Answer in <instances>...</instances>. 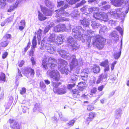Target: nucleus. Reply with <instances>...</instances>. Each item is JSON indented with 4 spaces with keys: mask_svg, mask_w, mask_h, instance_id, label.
<instances>
[{
    "mask_svg": "<svg viewBox=\"0 0 129 129\" xmlns=\"http://www.w3.org/2000/svg\"><path fill=\"white\" fill-rule=\"evenodd\" d=\"M70 29H72V35L76 39L78 40H82L85 39L83 36H82V32L84 33V36L86 37L85 38H86L87 42L90 44L92 41V43L94 45H95L97 48L100 49H102L105 43L106 39L98 35H94V32L91 30H88L87 33L85 34L84 32L85 30H83L82 27L80 26H70ZM82 35H83V34Z\"/></svg>",
    "mask_w": 129,
    "mask_h": 129,
    "instance_id": "nucleus-1",
    "label": "nucleus"
},
{
    "mask_svg": "<svg viewBox=\"0 0 129 129\" xmlns=\"http://www.w3.org/2000/svg\"><path fill=\"white\" fill-rule=\"evenodd\" d=\"M57 3L58 7L62 6L60 9L56 10L55 11L56 12L55 16L57 18L56 20L57 22L69 20L68 19L64 17V16H70L75 19H77L79 15L77 9H75L71 13H68L64 10L67 8L68 6L67 4H65L64 2L62 1H57Z\"/></svg>",
    "mask_w": 129,
    "mask_h": 129,
    "instance_id": "nucleus-2",
    "label": "nucleus"
},
{
    "mask_svg": "<svg viewBox=\"0 0 129 129\" xmlns=\"http://www.w3.org/2000/svg\"><path fill=\"white\" fill-rule=\"evenodd\" d=\"M57 63L56 60L53 57H50L48 58H44L42 61V66L43 68L46 69L48 67L51 68L47 72V74L51 78L54 79L55 81H58L59 79L60 76L59 73L56 70H54L56 66Z\"/></svg>",
    "mask_w": 129,
    "mask_h": 129,
    "instance_id": "nucleus-3",
    "label": "nucleus"
},
{
    "mask_svg": "<svg viewBox=\"0 0 129 129\" xmlns=\"http://www.w3.org/2000/svg\"><path fill=\"white\" fill-rule=\"evenodd\" d=\"M58 52L61 57L63 58L69 60L72 59V61L70 63L71 71L73 69H75V68L76 70V73H78L80 69L79 67L81 66L83 64V60L82 59H79L78 62L76 58L75 55H73L70 57L69 54L68 52H66L65 50H61L59 51Z\"/></svg>",
    "mask_w": 129,
    "mask_h": 129,
    "instance_id": "nucleus-4",
    "label": "nucleus"
},
{
    "mask_svg": "<svg viewBox=\"0 0 129 129\" xmlns=\"http://www.w3.org/2000/svg\"><path fill=\"white\" fill-rule=\"evenodd\" d=\"M123 9L124 10V11L123 12L121 11V9H117L115 11H111L108 14L112 17L116 18H120L122 21L124 20L125 15L128 13L129 10V0L126 2L125 6Z\"/></svg>",
    "mask_w": 129,
    "mask_h": 129,
    "instance_id": "nucleus-5",
    "label": "nucleus"
},
{
    "mask_svg": "<svg viewBox=\"0 0 129 129\" xmlns=\"http://www.w3.org/2000/svg\"><path fill=\"white\" fill-rule=\"evenodd\" d=\"M58 60L60 63L58 67V70L61 73L67 74L70 72V71L68 69V66L67 65V62L63 59H59Z\"/></svg>",
    "mask_w": 129,
    "mask_h": 129,
    "instance_id": "nucleus-6",
    "label": "nucleus"
},
{
    "mask_svg": "<svg viewBox=\"0 0 129 129\" xmlns=\"http://www.w3.org/2000/svg\"><path fill=\"white\" fill-rule=\"evenodd\" d=\"M69 43L68 47L69 49L72 51H75L78 49L79 47L75 40L72 37H69L67 39Z\"/></svg>",
    "mask_w": 129,
    "mask_h": 129,
    "instance_id": "nucleus-7",
    "label": "nucleus"
},
{
    "mask_svg": "<svg viewBox=\"0 0 129 129\" xmlns=\"http://www.w3.org/2000/svg\"><path fill=\"white\" fill-rule=\"evenodd\" d=\"M44 45L42 46V48H41V50L43 49L44 48L47 50L48 52L50 54H53L54 53L55 51V49L54 47H53V46L49 43H44Z\"/></svg>",
    "mask_w": 129,
    "mask_h": 129,
    "instance_id": "nucleus-8",
    "label": "nucleus"
},
{
    "mask_svg": "<svg viewBox=\"0 0 129 129\" xmlns=\"http://www.w3.org/2000/svg\"><path fill=\"white\" fill-rule=\"evenodd\" d=\"M55 35L54 33L51 34L49 37H44L43 40L42 41L41 46L44 45V43H49L55 42Z\"/></svg>",
    "mask_w": 129,
    "mask_h": 129,
    "instance_id": "nucleus-9",
    "label": "nucleus"
},
{
    "mask_svg": "<svg viewBox=\"0 0 129 129\" xmlns=\"http://www.w3.org/2000/svg\"><path fill=\"white\" fill-rule=\"evenodd\" d=\"M89 73V69L88 68L84 69L81 73V75L80 77V79L84 81H86L87 79Z\"/></svg>",
    "mask_w": 129,
    "mask_h": 129,
    "instance_id": "nucleus-10",
    "label": "nucleus"
},
{
    "mask_svg": "<svg viewBox=\"0 0 129 129\" xmlns=\"http://www.w3.org/2000/svg\"><path fill=\"white\" fill-rule=\"evenodd\" d=\"M26 1V0H17L15 3L14 6H12L9 8L8 11L9 12H11L14 9L18 6L20 5Z\"/></svg>",
    "mask_w": 129,
    "mask_h": 129,
    "instance_id": "nucleus-11",
    "label": "nucleus"
},
{
    "mask_svg": "<svg viewBox=\"0 0 129 129\" xmlns=\"http://www.w3.org/2000/svg\"><path fill=\"white\" fill-rule=\"evenodd\" d=\"M67 91V88L64 85H62L61 87L58 88V89H54V92L60 94H62L66 93Z\"/></svg>",
    "mask_w": 129,
    "mask_h": 129,
    "instance_id": "nucleus-12",
    "label": "nucleus"
},
{
    "mask_svg": "<svg viewBox=\"0 0 129 129\" xmlns=\"http://www.w3.org/2000/svg\"><path fill=\"white\" fill-rule=\"evenodd\" d=\"M10 124V127L12 129H20V125L16 120L10 119L9 121Z\"/></svg>",
    "mask_w": 129,
    "mask_h": 129,
    "instance_id": "nucleus-13",
    "label": "nucleus"
},
{
    "mask_svg": "<svg viewBox=\"0 0 129 129\" xmlns=\"http://www.w3.org/2000/svg\"><path fill=\"white\" fill-rule=\"evenodd\" d=\"M25 75L27 76L29 74L31 77H33L35 74V72L34 69L31 68H27L25 69L24 72Z\"/></svg>",
    "mask_w": 129,
    "mask_h": 129,
    "instance_id": "nucleus-14",
    "label": "nucleus"
},
{
    "mask_svg": "<svg viewBox=\"0 0 129 129\" xmlns=\"http://www.w3.org/2000/svg\"><path fill=\"white\" fill-rule=\"evenodd\" d=\"M66 28L64 24H59L55 26L54 30L56 32H60L64 31Z\"/></svg>",
    "mask_w": 129,
    "mask_h": 129,
    "instance_id": "nucleus-15",
    "label": "nucleus"
},
{
    "mask_svg": "<svg viewBox=\"0 0 129 129\" xmlns=\"http://www.w3.org/2000/svg\"><path fill=\"white\" fill-rule=\"evenodd\" d=\"M40 6L41 10L44 14L47 16H50L51 15L52 13L51 10L41 5H40Z\"/></svg>",
    "mask_w": 129,
    "mask_h": 129,
    "instance_id": "nucleus-16",
    "label": "nucleus"
},
{
    "mask_svg": "<svg viewBox=\"0 0 129 129\" xmlns=\"http://www.w3.org/2000/svg\"><path fill=\"white\" fill-rule=\"evenodd\" d=\"M112 4L116 7H119L122 4L123 0H111Z\"/></svg>",
    "mask_w": 129,
    "mask_h": 129,
    "instance_id": "nucleus-17",
    "label": "nucleus"
},
{
    "mask_svg": "<svg viewBox=\"0 0 129 129\" xmlns=\"http://www.w3.org/2000/svg\"><path fill=\"white\" fill-rule=\"evenodd\" d=\"M81 24L84 27H87L89 24V20L85 18H84L80 21Z\"/></svg>",
    "mask_w": 129,
    "mask_h": 129,
    "instance_id": "nucleus-18",
    "label": "nucleus"
},
{
    "mask_svg": "<svg viewBox=\"0 0 129 129\" xmlns=\"http://www.w3.org/2000/svg\"><path fill=\"white\" fill-rule=\"evenodd\" d=\"M33 111L34 112H41L42 111V110L40 105L39 104L36 103L34 106L33 109Z\"/></svg>",
    "mask_w": 129,
    "mask_h": 129,
    "instance_id": "nucleus-19",
    "label": "nucleus"
},
{
    "mask_svg": "<svg viewBox=\"0 0 129 129\" xmlns=\"http://www.w3.org/2000/svg\"><path fill=\"white\" fill-rule=\"evenodd\" d=\"M62 37L61 35L57 37L55 42L57 45H61L63 41Z\"/></svg>",
    "mask_w": 129,
    "mask_h": 129,
    "instance_id": "nucleus-20",
    "label": "nucleus"
},
{
    "mask_svg": "<svg viewBox=\"0 0 129 129\" xmlns=\"http://www.w3.org/2000/svg\"><path fill=\"white\" fill-rule=\"evenodd\" d=\"M122 114V110L120 108L117 109L115 111V116L116 118L118 119L121 116Z\"/></svg>",
    "mask_w": 129,
    "mask_h": 129,
    "instance_id": "nucleus-21",
    "label": "nucleus"
},
{
    "mask_svg": "<svg viewBox=\"0 0 129 129\" xmlns=\"http://www.w3.org/2000/svg\"><path fill=\"white\" fill-rule=\"evenodd\" d=\"M91 25L93 29H95L96 28H99L100 27L101 25L95 21H92L91 23Z\"/></svg>",
    "mask_w": 129,
    "mask_h": 129,
    "instance_id": "nucleus-22",
    "label": "nucleus"
},
{
    "mask_svg": "<svg viewBox=\"0 0 129 129\" xmlns=\"http://www.w3.org/2000/svg\"><path fill=\"white\" fill-rule=\"evenodd\" d=\"M85 85V83L84 82H81L79 83L78 85H77L79 90L81 91H83L84 89Z\"/></svg>",
    "mask_w": 129,
    "mask_h": 129,
    "instance_id": "nucleus-23",
    "label": "nucleus"
},
{
    "mask_svg": "<svg viewBox=\"0 0 129 129\" xmlns=\"http://www.w3.org/2000/svg\"><path fill=\"white\" fill-rule=\"evenodd\" d=\"M94 115L92 113H90L89 114V117H87L86 119L85 122L87 124H88L90 121L92 120V119L94 117Z\"/></svg>",
    "mask_w": 129,
    "mask_h": 129,
    "instance_id": "nucleus-24",
    "label": "nucleus"
},
{
    "mask_svg": "<svg viewBox=\"0 0 129 129\" xmlns=\"http://www.w3.org/2000/svg\"><path fill=\"white\" fill-rule=\"evenodd\" d=\"M110 36L112 37V39L114 40L115 42L118 40V36L116 34V32L114 31L111 33Z\"/></svg>",
    "mask_w": 129,
    "mask_h": 129,
    "instance_id": "nucleus-25",
    "label": "nucleus"
},
{
    "mask_svg": "<svg viewBox=\"0 0 129 129\" xmlns=\"http://www.w3.org/2000/svg\"><path fill=\"white\" fill-rule=\"evenodd\" d=\"M8 2L11 3L15 0H7ZM6 0H0V6L2 7H4L6 4Z\"/></svg>",
    "mask_w": 129,
    "mask_h": 129,
    "instance_id": "nucleus-26",
    "label": "nucleus"
},
{
    "mask_svg": "<svg viewBox=\"0 0 129 129\" xmlns=\"http://www.w3.org/2000/svg\"><path fill=\"white\" fill-rule=\"evenodd\" d=\"M42 30L40 29L38 30L37 33H35V36H36V35H37V36L39 42V41H40L41 40L42 36Z\"/></svg>",
    "mask_w": 129,
    "mask_h": 129,
    "instance_id": "nucleus-27",
    "label": "nucleus"
},
{
    "mask_svg": "<svg viewBox=\"0 0 129 129\" xmlns=\"http://www.w3.org/2000/svg\"><path fill=\"white\" fill-rule=\"evenodd\" d=\"M92 71L95 73H99L100 71L99 66L97 65H95L92 68Z\"/></svg>",
    "mask_w": 129,
    "mask_h": 129,
    "instance_id": "nucleus-28",
    "label": "nucleus"
},
{
    "mask_svg": "<svg viewBox=\"0 0 129 129\" xmlns=\"http://www.w3.org/2000/svg\"><path fill=\"white\" fill-rule=\"evenodd\" d=\"M38 18L39 20L42 21L46 19V17L45 16L39 11H38Z\"/></svg>",
    "mask_w": 129,
    "mask_h": 129,
    "instance_id": "nucleus-29",
    "label": "nucleus"
},
{
    "mask_svg": "<svg viewBox=\"0 0 129 129\" xmlns=\"http://www.w3.org/2000/svg\"><path fill=\"white\" fill-rule=\"evenodd\" d=\"M107 77V75L106 74L104 75L102 74L98 78L96 82V83L98 84L99 83L101 80L103 79V78H106Z\"/></svg>",
    "mask_w": 129,
    "mask_h": 129,
    "instance_id": "nucleus-30",
    "label": "nucleus"
},
{
    "mask_svg": "<svg viewBox=\"0 0 129 129\" xmlns=\"http://www.w3.org/2000/svg\"><path fill=\"white\" fill-rule=\"evenodd\" d=\"M102 13H94L93 14V17L95 19H97L100 20L102 18Z\"/></svg>",
    "mask_w": 129,
    "mask_h": 129,
    "instance_id": "nucleus-31",
    "label": "nucleus"
},
{
    "mask_svg": "<svg viewBox=\"0 0 129 129\" xmlns=\"http://www.w3.org/2000/svg\"><path fill=\"white\" fill-rule=\"evenodd\" d=\"M122 46V40L121 41V47L120 50V51L119 52H117L116 53H115L114 55V58L115 59H118L119 57H120L121 53V48Z\"/></svg>",
    "mask_w": 129,
    "mask_h": 129,
    "instance_id": "nucleus-32",
    "label": "nucleus"
},
{
    "mask_svg": "<svg viewBox=\"0 0 129 129\" xmlns=\"http://www.w3.org/2000/svg\"><path fill=\"white\" fill-rule=\"evenodd\" d=\"M45 3L46 6L50 9H52L54 7V5L51 4V2L48 0H45Z\"/></svg>",
    "mask_w": 129,
    "mask_h": 129,
    "instance_id": "nucleus-33",
    "label": "nucleus"
},
{
    "mask_svg": "<svg viewBox=\"0 0 129 129\" xmlns=\"http://www.w3.org/2000/svg\"><path fill=\"white\" fill-rule=\"evenodd\" d=\"M102 17L101 19L100 20H102L105 22L107 21L108 20L107 15L106 13H102Z\"/></svg>",
    "mask_w": 129,
    "mask_h": 129,
    "instance_id": "nucleus-34",
    "label": "nucleus"
},
{
    "mask_svg": "<svg viewBox=\"0 0 129 129\" xmlns=\"http://www.w3.org/2000/svg\"><path fill=\"white\" fill-rule=\"evenodd\" d=\"M99 10V8L98 7H92L88 8V10L90 13H92L93 11H98Z\"/></svg>",
    "mask_w": 129,
    "mask_h": 129,
    "instance_id": "nucleus-35",
    "label": "nucleus"
},
{
    "mask_svg": "<svg viewBox=\"0 0 129 129\" xmlns=\"http://www.w3.org/2000/svg\"><path fill=\"white\" fill-rule=\"evenodd\" d=\"M32 48L33 49H34L37 45L36 37V36L34 37L32 41Z\"/></svg>",
    "mask_w": 129,
    "mask_h": 129,
    "instance_id": "nucleus-36",
    "label": "nucleus"
},
{
    "mask_svg": "<svg viewBox=\"0 0 129 129\" xmlns=\"http://www.w3.org/2000/svg\"><path fill=\"white\" fill-rule=\"evenodd\" d=\"M6 80V75L3 73H0V81L5 82Z\"/></svg>",
    "mask_w": 129,
    "mask_h": 129,
    "instance_id": "nucleus-37",
    "label": "nucleus"
},
{
    "mask_svg": "<svg viewBox=\"0 0 129 129\" xmlns=\"http://www.w3.org/2000/svg\"><path fill=\"white\" fill-rule=\"evenodd\" d=\"M61 84V83L59 82L57 83H56V82H53V91H54V89H58V88H57V87Z\"/></svg>",
    "mask_w": 129,
    "mask_h": 129,
    "instance_id": "nucleus-38",
    "label": "nucleus"
},
{
    "mask_svg": "<svg viewBox=\"0 0 129 129\" xmlns=\"http://www.w3.org/2000/svg\"><path fill=\"white\" fill-rule=\"evenodd\" d=\"M108 24L109 25L113 26L115 25L116 22L115 21L113 20L112 19H108Z\"/></svg>",
    "mask_w": 129,
    "mask_h": 129,
    "instance_id": "nucleus-39",
    "label": "nucleus"
},
{
    "mask_svg": "<svg viewBox=\"0 0 129 129\" xmlns=\"http://www.w3.org/2000/svg\"><path fill=\"white\" fill-rule=\"evenodd\" d=\"M100 28V30L103 32H105L107 31V29L106 26L103 25L101 26L100 27H99Z\"/></svg>",
    "mask_w": 129,
    "mask_h": 129,
    "instance_id": "nucleus-40",
    "label": "nucleus"
},
{
    "mask_svg": "<svg viewBox=\"0 0 129 129\" xmlns=\"http://www.w3.org/2000/svg\"><path fill=\"white\" fill-rule=\"evenodd\" d=\"M67 2H69V3L71 5L75 4L76 2L79 1L80 0H66Z\"/></svg>",
    "mask_w": 129,
    "mask_h": 129,
    "instance_id": "nucleus-41",
    "label": "nucleus"
},
{
    "mask_svg": "<svg viewBox=\"0 0 129 129\" xmlns=\"http://www.w3.org/2000/svg\"><path fill=\"white\" fill-rule=\"evenodd\" d=\"M111 6L110 5H107L101 7V9L102 10H107L110 8Z\"/></svg>",
    "mask_w": 129,
    "mask_h": 129,
    "instance_id": "nucleus-42",
    "label": "nucleus"
},
{
    "mask_svg": "<svg viewBox=\"0 0 129 129\" xmlns=\"http://www.w3.org/2000/svg\"><path fill=\"white\" fill-rule=\"evenodd\" d=\"M108 60H106L104 61L101 63L100 65L101 66L105 67L108 65Z\"/></svg>",
    "mask_w": 129,
    "mask_h": 129,
    "instance_id": "nucleus-43",
    "label": "nucleus"
},
{
    "mask_svg": "<svg viewBox=\"0 0 129 129\" xmlns=\"http://www.w3.org/2000/svg\"><path fill=\"white\" fill-rule=\"evenodd\" d=\"M116 29L119 32L121 36H122L123 35V30L119 26L117 27L116 28Z\"/></svg>",
    "mask_w": 129,
    "mask_h": 129,
    "instance_id": "nucleus-44",
    "label": "nucleus"
},
{
    "mask_svg": "<svg viewBox=\"0 0 129 129\" xmlns=\"http://www.w3.org/2000/svg\"><path fill=\"white\" fill-rule=\"evenodd\" d=\"M75 122V120H71L68 122L67 125L70 126H72L73 125Z\"/></svg>",
    "mask_w": 129,
    "mask_h": 129,
    "instance_id": "nucleus-45",
    "label": "nucleus"
},
{
    "mask_svg": "<svg viewBox=\"0 0 129 129\" xmlns=\"http://www.w3.org/2000/svg\"><path fill=\"white\" fill-rule=\"evenodd\" d=\"M77 75H73L72 76L71 78V81L72 82H74L77 79Z\"/></svg>",
    "mask_w": 129,
    "mask_h": 129,
    "instance_id": "nucleus-46",
    "label": "nucleus"
},
{
    "mask_svg": "<svg viewBox=\"0 0 129 129\" xmlns=\"http://www.w3.org/2000/svg\"><path fill=\"white\" fill-rule=\"evenodd\" d=\"M72 92L73 93V96H74L75 95H76V97H77L78 94L79 93V91L76 89H74L72 90Z\"/></svg>",
    "mask_w": 129,
    "mask_h": 129,
    "instance_id": "nucleus-47",
    "label": "nucleus"
},
{
    "mask_svg": "<svg viewBox=\"0 0 129 129\" xmlns=\"http://www.w3.org/2000/svg\"><path fill=\"white\" fill-rule=\"evenodd\" d=\"M26 92V89L24 87H22L20 91V93L22 95L24 94Z\"/></svg>",
    "mask_w": 129,
    "mask_h": 129,
    "instance_id": "nucleus-48",
    "label": "nucleus"
},
{
    "mask_svg": "<svg viewBox=\"0 0 129 129\" xmlns=\"http://www.w3.org/2000/svg\"><path fill=\"white\" fill-rule=\"evenodd\" d=\"M40 87L42 89L45 88L46 87V86L45 84L42 82H40Z\"/></svg>",
    "mask_w": 129,
    "mask_h": 129,
    "instance_id": "nucleus-49",
    "label": "nucleus"
},
{
    "mask_svg": "<svg viewBox=\"0 0 129 129\" xmlns=\"http://www.w3.org/2000/svg\"><path fill=\"white\" fill-rule=\"evenodd\" d=\"M18 72L16 76V79H17L22 77V75L21 74L20 71L19 70V69Z\"/></svg>",
    "mask_w": 129,
    "mask_h": 129,
    "instance_id": "nucleus-50",
    "label": "nucleus"
},
{
    "mask_svg": "<svg viewBox=\"0 0 129 129\" xmlns=\"http://www.w3.org/2000/svg\"><path fill=\"white\" fill-rule=\"evenodd\" d=\"M8 42L7 41L4 42L2 43L1 45L3 47H5L6 46L8 45Z\"/></svg>",
    "mask_w": 129,
    "mask_h": 129,
    "instance_id": "nucleus-51",
    "label": "nucleus"
},
{
    "mask_svg": "<svg viewBox=\"0 0 129 129\" xmlns=\"http://www.w3.org/2000/svg\"><path fill=\"white\" fill-rule=\"evenodd\" d=\"M117 62V61H115L112 63L111 64V68L112 71L114 69L115 65L116 64Z\"/></svg>",
    "mask_w": 129,
    "mask_h": 129,
    "instance_id": "nucleus-52",
    "label": "nucleus"
},
{
    "mask_svg": "<svg viewBox=\"0 0 129 129\" xmlns=\"http://www.w3.org/2000/svg\"><path fill=\"white\" fill-rule=\"evenodd\" d=\"M97 91L96 88L94 87L91 90V94H90L91 95H92V94H94Z\"/></svg>",
    "mask_w": 129,
    "mask_h": 129,
    "instance_id": "nucleus-53",
    "label": "nucleus"
},
{
    "mask_svg": "<svg viewBox=\"0 0 129 129\" xmlns=\"http://www.w3.org/2000/svg\"><path fill=\"white\" fill-rule=\"evenodd\" d=\"M21 107L22 108V111L23 113H25L26 112V111L27 109V107L25 106H21Z\"/></svg>",
    "mask_w": 129,
    "mask_h": 129,
    "instance_id": "nucleus-54",
    "label": "nucleus"
},
{
    "mask_svg": "<svg viewBox=\"0 0 129 129\" xmlns=\"http://www.w3.org/2000/svg\"><path fill=\"white\" fill-rule=\"evenodd\" d=\"M94 109L93 107L91 105H88L87 107V109L88 111H91Z\"/></svg>",
    "mask_w": 129,
    "mask_h": 129,
    "instance_id": "nucleus-55",
    "label": "nucleus"
},
{
    "mask_svg": "<svg viewBox=\"0 0 129 129\" xmlns=\"http://www.w3.org/2000/svg\"><path fill=\"white\" fill-rule=\"evenodd\" d=\"M87 7V6H84L82 8L80 9L81 11L82 12H84L86 11L87 10H88Z\"/></svg>",
    "mask_w": 129,
    "mask_h": 129,
    "instance_id": "nucleus-56",
    "label": "nucleus"
},
{
    "mask_svg": "<svg viewBox=\"0 0 129 129\" xmlns=\"http://www.w3.org/2000/svg\"><path fill=\"white\" fill-rule=\"evenodd\" d=\"M75 85V84L74 83L69 84L68 85L67 87L68 89H71Z\"/></svg>",
    "mask_w": 129,
    "mask_h": 129,
    "instance_id": "nucleus-57",
    "label": "nucleus"
},
{
    "mask_svg": "<svg viewBox=\"0 0 129 129\" xmlns=\"http://www.w3.org/2000/svg\"><path fill=\"white\" fill-rule=\"evenodd\" d=\"M31 61L33 65L35 64L36 63V59L33 57H32L31 58Z\"/></svg>",
    "mask_w": 129,
    "mask_h": 129,
    "instance_id": "nucleus-58",
    "label": "nucleus"
},
{
    "mask_svg": "<svg viewBox=\"0 0 129 129\" xmlns=\"http://www.w3.org/2000/svg\"><path fill=\"white\" fill-rule=\"evenodd\" d=\"M50 28V26H49L46 27L44 30V33L45 34L46 33L48 32Z\"/></svg>",
    "mask_w": 129,
    "mask_h": 129,
    "instance_id": "nucleus-59",
    "label": "nucleus"
},
{
    "mask_svg": "<svg viewBox=\"0 0 129 129\" xmlns=\"http://www.w3.org/2000/svg\"><path fill=\"white\" fill-rule=\"evenodd\" d=\"M13 20V18H12L10 17L9 18L6 20H5V22H7V23L10 22L11 21Z\"/></svg>",
    "mask_w": 129,
    "mask_h": 129,
    "instance_id": "nucleus-60",
    "label": "nucleus"
},
{
    "mask_svg": "<svg viewBox=\"0 0 129 129\" xmlns=\"http://www.w3.org/2000/svg\"><path fill=\"white\" fill-rule=\"evenodd\" d=\"M104 87V86L102 85L98 87V90L100 91H102L103 88Z\"/></svg>",
    "mask_w": 129,
    "mask_h": 129,
    "instance_id": "nucleus-61",
    "label": "nucleus"
},
{
    "mask_svg": "<svg viewBox=\"0 0 129 129\" xmlns=\"http://www.w3.org/2000/svg\"><path fill=\"white\" fill-rule=\"evenodd\" d=\"M8 54V53L7 52H5L3 54L2 56V58L3 59L5 58L7 56Z\"/></svg>",
    "mask_w": 129,
    "mask_h": 129,
    "instance_id": "nucleus-62",
    "label": "nucleus"
},
{
    "mask_svg": "<svg viewBox=\"0 0 129 129\" xmlns=\"http://www.w3.org/2000/svg\"><path fill=\"white\" fill-rule=\"evenodd\" d=\"M20 25L21 26H24L25 25V21L24 20H21L20 22Z\"/></svg>",
    "mask_w": 129,
    "mask_h": 129,
    "instance_id": "nucleus-63",
    "label": "nucleus"
},
{
    "mask_svg": "<svg viewBox=\"0 0 129 129\" xmlns=\"http://www.w3.org/2000/svg\"><path fill=\"white\" fill-rule=\"evenodd\" d=\"M11 36V35L10 34H7L5 35V37L3 38V39H4L5 38H6V39L10 38Z\"/></svg>",
    "mask_w": 129,
    "mask_h": 129,
    "instance_id": "nucleus-64",
    "label": "nucleus"
}]
</instances>
